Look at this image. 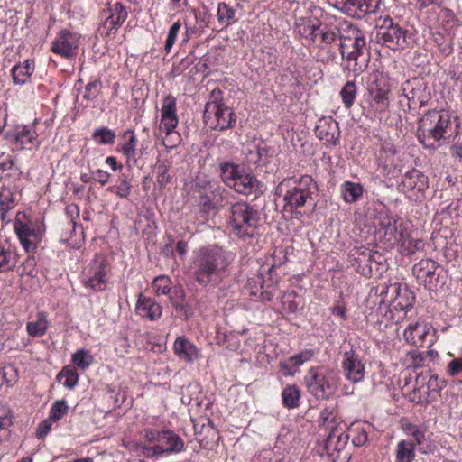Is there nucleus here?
Here are the masks:
<instances>
[{
    "mask_svg": "<svg viewBox=\"0 0 462 462\" xmlns=\"http://www.w3.org/2000/svg\"><path fill=\"white\" fill-rule=\"evenodd\" d=\"M68 405L65 401H57L51 407L49 418L52 421L60 420L67 412Z\"/></svg>",
    "mask_w": 462,
    "mask_h": 462,
    "instance_id": "47",
    "label": "nucleus"
},
{
    "mask_svg": "<svg viewBox=\"0 0 462 462\" xmlns=\"http://www.w3.org/2000/svg\"><path fill=\"white\" fill-rule=\"evenodd\" d=\"M311 353L310 351L301 352L290 357L287 361L280 363V368L285 376L293 375L298 367L304 362L311 358Z\"/></svg>",
    "mask_w": 462,
    "mask_h": 462,
    "instance_id": "28",
    "label": "nucleus"
},
{
    "mask_svg": "<svg viewBox=\"0 0 462 462\" xmlns=\"http://www.w3.org/2000/svg\"><path fill=\"white\" fill-rule=\"evenodd\" d=\"M136 313L142 318L153 320L162 315V308L151 299L140 296L136 304Z\"/></svg>",
    "mask_w": 462,
    "mask_h": 462,
    "instance_id": "26",
    "label": "nucleus"
},
{
    "mask_svg": "<svg viewBox=\"0 0 462 462\" xmlns=\"http://www.w3.org/2000/svg\"><path fill=\"white\" fill-rule=\"evenodd\" d=\"M332 313L340 317L342 319L346 320V309L345 305L337 304L332 308Z\"/></svg>",
    "mask_w": 462,
    "mask_h": 462,
    "instance_id": "64",
    "label": "nucleus"
},
{
    "mask_svg": "<svg viewBox=\"0 0 462 462\" xmlns=\"http://www.w3.org/2000/svg\"><path fill=\"white\" fill-rule=\"evenodd\" d=\"M448 373L452 376H455V375L462 373V359H460V358L453 359L448 364Z\"/></svg>",
    "mask_w": 462,
    "mask_h": 462,
    "instance_id": "60",
    "label": "nucleus"
},
{
    "mask_svg": "<svg viewBox=\"0 0 462 462\" xmlns=\"http://www.w3.org/2000/svg\"><path fill=\"white\" fill-rule=\"evenodd\" d=\"M97 84L96 82L88 83L86 86V91L84 94V97L86 99H90L97 96Z\"/></svg>",
    "mask_w": 462,
    "mask_h": 462,
    "instance_id": "62",
    "label": "nucleus"
},
{
    "mask_svg": "<svg viewBox=\"0 0 462 462\" xmlns=\"http://www.w3.org/2000/svg\"><path fill=\"white\" fill-rule=\"evenodd\" d=\"M112 190L121 198H126L129 194L130 186L125 180H122L120 184L112 188Z\"/></svg>",
    "mask_w": 462,
    "mask_h": 462,
    "instance_id": "58",
    "label": "nucleus"
},
{
    "mask_svg": "<svg viewBox=\"0 0 462 462\" xmlns=\"http://www.w3.org/2000/svg\"><path fill=\"white\" fill-rule=\"evenodd\" d=\"M449 116L444 111H430L419 121L417 135L420 142L427 148L436 149L439 141L448 136Z\"/></svg>",
    "mask_w": 462,
    "mask_h": 462,
    "instance_id": "2",
    "label": "nucleus"
},
{
    "mask_svg": "<svg viewBox=\"0 0 462 462\" xmlns=\"http://www.w3.org/2000/svg\"><path fill=\"white\" fill-rule=\"evenodd\" d=\"M171 281L167 276H158L153 280L152 287L157 294H168L171 290Z\"/></svg>",
    "mask_w": 462,
    "mask_h": 462,
    "instance_id": "42",
    "label": "nucleus"
},
{
    "mask_svg": "<svg viewBox=\"0 0 462 462\" xmlns=\"http://www.w3.org/2000/svg\"><path fill=\"white\" fill-rule=\"evenodd\" d=\"M51 422L52 420L50 418H48L40 424L37 430L38 438H43L48 434L51 428Z\"/></svg>",
    "mask_w": 462,
    "mask_h": 462,
    "instance_id": "61",
    "label": "nucleus"
},
{
    "mask_svg": "<svg viewBox=\"0 0 462 462\" xmlns=\"http://www.w3.org/2000/svg\"><path fill=\"white\" fill-rule=\"evenodd\" d=\"M35 138V133L23 127L16 135V141L21 144L31 143Z\"/></svg>",
    "mask_w": 462,
    "mask_h": 462,
    "instance_id": "55",
    "label": "nucleus"
},
{
    "mask_svg": "<svg viewBox=\"0 0 462 462\" xmlns=\"http://www.w3.org/2000/svg\"><path fill=\"white\" fill-rule=\"evenodd\" d=\"M106 258L103 254H97L88 268L89 276L84 280V285L93 291H104L106 286Z\"/></svg>",
    "mask_w": 462,
    "mask_h": 462,
    "instance_id": "10",
    "label": "nucleus"
},
{
    "mask_svg": "<svg viewBox=\"0 0 462 462\" xmlns=\"http://www.w3.org/2000/svg\"><path fill=\"white\" fill-rule=\"evenodd\" d=\"M173 349L179 358L186 362H192L199 356L197 347L184 337H179L175 340Z\"/></svg>",
    "mask_w": 462,
    "mask_h": 462,
    "instance_id": "24",
    "label": "nucleus"
},
{
    "mask_svg": "<svg viewBox=\"0 0 462 462\" xmlns=\"http://www.w3.org/2000/svg\"><path fill=\"white\" fill-rule=\"evenodd\" d=\"M161 124L160 130L162 132L163 131L165 134L175 132L174 129L178 124V118L177 116H162Z\"/></svg>",
    "mask_w": 462,
    "mask_h": 462,
    "instance_id": "53",
    "label": "nucleus"
},
{
    "mask_svg": "<svg viewBox=\"0 0 462 462\" xmlns=\"http://www.w3.org/2000/svg\"><path fill=\"white\" fill-rule=\"evenodd\" d=\"M157 183L161 187H164L171 181V176L169 174L168 168L165 164H159L157 166Z\"/></svg>",
    "mask_w": 462,
    "mask_h": 462,
    "instance_id": "51",
    "label": "nucleus"
},
{
    "mask_svg": "<svg viewBox=\"0 0 462 462\" xmlns=\"http://www.w3.org/2000/svg\"><path fill=\"white\" fill-rule=\"evenodd\" d=\"M342 367L344 375L352 383H359L365 377V365L353 350L344 354Z\"/></svg>",
    "mask_w": 462,
    "mask_h": 462,
    "instance_id": "15",
    "label": "nucleus"
},
{
    "mask_svg": "<svg viewBox=\"0 0 462 462\" xmlns=\"http://www.w3.org/2000/svg\"><path fill=\"white\" fill-rule=\"evenodd\" d=\"M352 435V443L354 446L360 447L367 441L366 430L359 425H353L349 429Z\"/></svg>",
    "mask_w": 462,
    "mask_h": 462,
    "instance_id": "44",
    "label": "nucleus"
},
{
    "mask_svg": "<svg viewBox=\"0 0 462 462\" xmlns=\"http://www.w3.org/2000/svg\"><path fill=\"white\" fill-rule=\"evenodd\" d=\"M93 138L100 144H109L114 143L116 134L109 129L100 128L94 132Z\"/></svg>",
    "mask_w": 462,
    "mask_h": 462,
    "instance_id": "43",
    "label": "nucleus"
},
{
    "mask_svg": "<svg viewBox=\"0 0 462 462\" xmlns=\"http://www.w3.org/2000/svg\"><path fill=\"white\" fill-rule=\"evenodd\" d=\"M300 21L301 23H297L299 33L306 38H310L315 41L319 36L318 31H319L320 26H316L314 23L306 22L304 19H301Z\"/></svg>",
    "mask_w": 462,
    "mask_h": 462,
    "instance_id": "38",
    "label": "nucleus"
},
{
    "mask_svg": "<svg viewBox=\"0 0 462 462\" xmlns=\"http://www.w3.org/2000/svg\"><path fill=\"white\" fill-rule=\"evenodd\" d=\"M194 430L196 439L203 448H211L218 441V432L213 426L212 422H195Z\"/></svg>",
    "mask_w": 462,
    "mask_h": 462,
    "instance_id": "19",
    "label": "nucleus"
},
{
    "mask_svg": "<svg viewBox=\"0 0 462 462\" xmlns=\"http://www.w3.org/2000/svg\"><path fill=\"white\" fill-rule=\"evenodd\" d=\"M296 300L297 293L294 291L286 292L282 298L283 309L291 313H295L299 307V302Z\"/></svg>",
    "mask_w": 462,
    "mask_h": 462,
    "instance_id": "45",
    "label": "nucleus"
},
{
    "mask_svg": "<svg viewBox=\"0 0 462 462\" xmlns=\"http://www.w3.org/2000/svg\"><path fill=\"white\" fill-rule=\"evenodd\" d=\"M310 378L307 382L309 391L318 398H324L333 391L331 383L325 376L319 374L313 369L310 371Z\"/></svg>",
    "mask_w": 462,
    "mask_h": 462,
    "instance_id": "21",
    "label": "nucleus"
},
{
    "mask_svg": "<svg viewBox=\"0 0 462 462\" xmlns=\"http://www.w3.org/2000/svg\"><path fill=\"white\" fill-rule=\"evenodd\" d=\"M402 185L403 189L410 194L411 198L415 200H421L425 198L428 180L423 173L413 169L404 175Z\"/></svg>",
    "mask_w": 462,
    "mask_h": 462,
    "instance_id": "11",
    "label": "nucleus"
},
{
    "mask_svg": "<svg viewBox=\"0 0 462 462\" xmlns=\"http://www.w3.org/2000/svg\"><path fill=\"white\" fill-rule=\"evenodd\" d=\"M72 361L81 370H85L93 362V357L85 350H79L72 356Z\"/></svg>",
    "mask_w": 462,
    "mask_h": 462,
    "instance_id": "41",
    "label": "nucleus"
},
{
    "mask_svg": "<svg viewBox=\"0 0 462 462\" xmlns=\"http://www.w3.org/2000/svg\"><path fill=\"white\" fill-rule=\"evenodd\" d=\"M79 38L67 30L60 32L56 41L52 42L51 50L65 58L72 57L78 48Z\"/></svg>",
    "mask_w": 462,
    "mask_h": 462,
    "instance_id": "18",
    "label": "nucleus"
},
{
    "mask_svg": "<svg viewBox=\"0 0 462 462\" xmlns=\"http://www.w3.org/2000/svg\"><path fill=\"white\" fill-rule=\"evenodd\" d=\"M365 45V39L360 35L350 43L346 53L347 60L346 68L356 73L363 71L367 65V59L364 54Z\"/></svg>",
    "mask_w": 462,
    "mask_h": 462,
    "instance_id": "14",
    "label": "nucleus"
},
{
    "mask_svg": "<svg viewBox=\"0 0 462 462\" xmlns=\"http://www.w3.org/2000/svg\"><path fill=\"white\" fill-rule=\"evenodd\" d=\"M221 171L223 181L238 193H251L256 186V180L252 175L240 171L234 164L225 163Z\"/></svg>",
    "mask_w": 462,
    "mask_h": 462,
    "instance_id": "9",
    "label": "nucleus"
},
{
    "mask_svg": "<svg viewBox=\"0 0 462 462\" xmlns=\"http://www.w3.org/2000/svg\"><path fill=\"white\" fill-rule=\"evenodd\" d=\"M342 193L346 202L353 203L363 194V187L359 183L346 181L342 186Z\"/></svg>",
    "mask_w": 462,
    "mask_h": 462,
    "instance_id": "32",
    "label": "nucleus"
},
{
    "mask_svg": "<svg viewBox=\"0 0 462 462\" xmlns=\"http://www.w3.org/2000/svg\"><path fill=\"white\" fill-rule=\"evenodd\" d=\"M165 137L163 138V144L166 148H173L177 146L180 142V137L176 132H170L169 134H165Z\"/></svg>",
    "mask_w": 462,
    "mask_h": 462,
    "instance_id": "57",
    "label": "nucleus"
},
{
    "mask_svg": "<svg viewBox=\"0 0 462 462\" xmlns=\"http://www.w3.org/2000/svg\"><path fill=\"white\" fill-rule=\"evenodd\" d=\"M11 253L4 249L0 245V270H9L13 263H11Z\"/></svg>",
    "mask_w": 462,
    "mask_h": 462,
    "instance_id": "56",
    "label": "nucleus"
},
{
    "mask_svg": "<svg viewBox=\"0 0 462 462\" xmlns=\"http://www.w3.org/2000/svg\"><path fill=\"white\" fill-rule=\"evenodd\" d=\"M180 22H176L175 23L172 24V26L170 28V31H169V33H168V37H167V40H166V43H165V50L166 51H170L175 42V40H176V37H177V34L180 29Z\"/></svg>",
    "mask_w": 462,
    "mask_h": 462,
    "instance_id": "52",
    "label": "nucleus"
},
{
    "mask_svg": "<svg viewBox=\"0 0 462 462\" xmlns=\"http://www.w3.org/2000/svg\"><path fill=\"white\" fill-rule=\"evenodd\" d=\"M136 145V139L134 135H132L128 141V143L124 146V151L126 155H134Z\"/></svg>",
    "mask_w": 462,
    "mask_h": 462,
    "instance_id": "63",
    "label": "nucleus"
},
{
    "mask_svg": "<svg viewBox=\"0 0 462 462\" xmlns=\"http://www.w3.org/2000/svg\"><path fill=\"white\" fill-rule=\"evenodd\" d=\"M381 0H339L338 8L349 16L362 18L377 10Z\"/></svg>",
    "mask_w": 462,
    "mask_h": 462,
    "instance_id": "13",
    "label": "nucleus"
},
{
    "mask_svg": "<svg viewBox=\"0 0 462 462\" xmlns=\"http://www.w3.org/2000/svg\"><path fill=\"white\" fill-rule=\"evenodd\" d=\"M146 438L150 442L157 441L159 443L173 441L174 444L167 448V451H180L183 448L182 440L174 433L170 431L157 432L154 430H148Z\"/></svg>",
    "mask_w": 462,
    "mask_h": 462,
    "instance_id": "25",
    "label": "nucleus"
},
{
    "mask_svg": "<svg viewBox=\"0 0 462 462\" xmlns=\"http://www.w3.org/2000/svg\"><path fill=\"white\" fill-rule=\"evenodd\" d=\"M260 222L259 213L246 203L231 207L230 224L240 236H253Z\"/></svg>",
    "mask_w": 462,
    "mask_h": 462,
    "instance_id": "6",
    "label": "nucleus"
},
{
    "mask_svg": "<svg viewBox=\"0 0 462 462\" xmlns=\"http://www.w3.org/2000/svg\"><path fill=\"white\" fill-rule=\"evenodd\" d=\"M316 189L310 176L305 175L300 179H285L276 188V196L281 199L282 211L285 217L294 213L300 214V209L308 203H312V194Z\"/></svg>",
    "mask_w": 462,
    "mask_h": 462,
    "instance_id": "1",
    "label": "nucleus"
},
{
    "mask_svg": "<svg viewBox=\"0 0 462 462\" xmlns=\"http://www.w3.org/2000/svg\"><path fill=\"white\" fill-rule=\"evenodd\" d=\"M415 457L414 442L412 440H402L397 445V462H411Z\"/></svg>",
    "mask_w": 462,
    "mask_h": 462,
    "instance_id": "30",
    "label": "nucleus"
},
{
    "mask_svg": "<svg viewBox=\"0 0 462 462\" xmlns=\"http://www.w3.org/2000/svg\"><path fill=\"white\" fill-rule=\"evenodd\" d=\"M169 299L172 306L180 313L186 319L191 315L190 309L184 303L185 291L181 286H174L170 291Z\"/></svg>",
    "mask_w": 462,
    "mask_h": 462,
    "instance_id": "27",
    "label": "nucleus"
},
{
    "mask_svg": "<svg viewBox=\"0 0 462 462\" xmlns=\"http://www.w3.org/2000/svg\"><path fill=\"white\" fill-rule=\"evenodd\" d=\"M235 121V114L225 104L217 101L206 104L204 122L209 128L223 131L231 128Z\"/></svg>",
    "mask_w": 462,
    "mask_h": 462,
    "instance_id": "8",
    "label": "nucleus"
},
{
    "mask_svg": "<svg viewBox=\"0 0 462 462\" xmlns=\"http://www.w3.org/2000/svg\"><path fill=\"white\" fill-rule=\"evenodd\" d=\"M422 241L411 237L409 234L404 235L401 233V245L407 254H414L417 250L421 248Z\"/></svg>",
    "mask_w": 462,
    "mask_h": 462,
    "instance_id": "36",
    "label": "nucleus"
},
{
    "mask_svg": "<svg viewBox=\"0 0 462 462\" xmlns=\"http://www.w3.org/2000/svg\"><path fill=\"white\" fill-rule=\"evenodd\" d=\"M453 32H437L434 33V42L438 45L439 51L444 55H449L453 49Z\"/></svg>",
    "mask_w": 462,
    "mask_h": 462,
    "instance_id": "31",
    "label": "nucleus"
},
{
    "mask_svg": "<svg viewBox=\"0 0 462 462\" xmlns=\"http://www.w3.org/2000/svg\"><path fill=\"white\" fill-rule=\"evenodd\" d=\"M32 72V64L26 60L23 65H16L13 68V79L14 83H24L26 78Z\"/></svg>",
    "mask_w": 462,
    "mask_h": 462,
    "instance_id": "34",
    "label": "nucleus"
},
{
    "mask_svg": "<svg viewBox=\"0 0 462 462\" xmlns=\"http://www.w3.org/2000/svg\"><path fill=\"white\" fill-rule=\"evenodd\" d=\"M319 36L321 41L326 44H331L334 42L337 41L338 38V32L337 31V26L335 27H328L323 26L319 28V31H318Z\"/></svg>",
    "mask_w": 462,
    "mask_h": 462,
    "instance_id": "46",
    "label": "nucleus"
},
{
    "mask_svg": "<svg viewBox=\"0 0 462 462\" xmlns=\"http://www.w3.org/2000/svg\"><path fill=\"white\" fill-rule=\"evenodd\" d=\"M439 22L445 32H453V29L458 25V19L448 9L441 10L439 14Z\"/></svg>",
    "mask_w": 462,
    "mask_h": 462,
    "instance_id": "37",
    "label": "nucleus"
},
{
    "mask_svg": "<svg viewBox=\"0 0 462 462\" xmlns=\"http://www.w3.org/2000/svg\"><path fill=\"white\" fill-rule=\"evenodd\" d=\"M439 268L438 263L431 259H422L413 266L412 272L418 281L431 288L439 280Z\"/></svg>",
    "mask_w": 462,
    "mask_h": 462,
    "instance_id": "16",
    "label": "nucleus"
},
{
    "mask_svg": "<svg viewBox=\"0 0 462 462\" xmlns=\"http://www.w3.org/2000/svg\"><path fill=\"white\" fill-rule=\"evenodd\" d=\"M428 333L425 324L415 323L410 325L404 331V338L413 345L421 346Z\"/></svg>",
    "mask_w": 462,
    "mask_h": 462,
    "instance_id": "29",
    "label": "nucleus"
},
{
    "mask_svg": "<svg viewBox=\"0 0 462 462\" xmlns=\"http://www.w3.org/2000/svg\"><path fill=\"white\" fill-rule=\"evenodd\" d=\"M15 229L21 240V243L23 244V247L28 251L30 249V242L28 241L27 238L29 236L28 229L23 226H21L20 227L16 226Z\"/></svg>",
    "mask_w": 462,
    "mask_h": 462,
    "instance_id": "59",
    "label": "nucleus"
},
{
    "mask_svg": "<svg viewBox=\"0 0 462 462\" xmlns=\"http://www.w3.org/2000/svg\"><path fill=\"white\" fill-rule=\"evenodd\" d=\"M356 93V87L353 82L348 81L341 90V96L347 107L351 106Z\"/></svg>",
    "mask_w": 462,
    "mask_h": 462,
    "instance_id": "48",
    "label": "nucleus"
},
{
    "mask_svg": "<svg viewBox=\"0 0 462 462\" xmlns=\"http://www.w3.org/2000/svg\"><path fill=\"white\" fill-rule=\"evenodd\" d=\"M57 379L64 386L71 389L78 383L79 374L74 367L68 365L59 373Z\"/></svg>",
    "mask_w": 462,
    "mask_h": 462,
    "instance_id": "33",
    "label": "nucleus"
},
{
    "mask_svg": "<svg viewBox=\"0 0 462 462\" xmlns=\"http://www.w3.org/2000/svg\"><path fill=\"white\" fill-rule=\"evenodd\" d=\"M234 15V11L226 3L218 5L217 8V19L223 25H226Z\"/></svg>",
    "mask_w": 462,
    "mask_h": 462,
    "instance_id": "49",
    "label": "nucleus"
},
{
    "mask_svg": "<svg viewBox=\"0 0 462 462\" xmlns=\"http://www.w3.org/2000/svg\"><path fill=\"white\" fill-rule=\"evenodd\" d=\"M316 134L320 140L335 144L339 136L337 123L331 117L319 119L316 126Z\"/></svg>",
    "mask_w": 462,
    "mask_h": 462,
    "instance_id": "20",
    "label": "nucleus"
},
{
    "mask_svg": "<svg viewBox=\"0 0 462 462\" xmlns=\"http://www.w3.org/2000/svg\"><path fill=\"white\" fill-rule=\"evenodd\" d=\"M14 205L12 193L9 189H3L0 192V211L3 221L6 218L7 210L13 208Z\"/></svg>",
    "mask_w": 462,
    "mask_h": 462,
    "instance_id": "39",
    "label": "nucleus"
},
{
    "mask_svg": "<svg viewBox=\"0 0 462 462\" xmlns=\"http://www.w3.org/2000/svg\"><path fill=\"white\" fill-rule=\"evenodd\" d=\"M48 322L42 314H39L35 321L27 324V332L30 336L39 337L45 333Z\"/></svg>",
    "mask_w": 462,
    "mask_h": 462,
    "instance_id": "35",
    "label": "nucleus"
},
{
    "mask_svg": "<svg viewBox=\"0 0 462 462\" xmlns=\"http://www.w3.org/2000/svg\"><path fill=\"white\" fill-rule=\"evenodd\" d=\"M110 15L104 23V28L107 29L106 33L109 34L116 26L121 25L127 16V13L119 2H109Z\"/></svg>",
    "mask_w": 462,
    "mask_h": 462,
    "instance_id": "23",
    "label": "nucleus"
},
{
    "mask_svg": "<svg viewBox=\"0 0 462 462\" xmlns=\"http://www.w3.org/2000/svg\"><path fill=\"white\" fill-rule=\"evenodd\" d=\"M369 113L376 116L384 112L389 106L390 91L387 80L382 72L373 71L368 78Z\"/></svg>",
    "mask_w": 462,
    "mask_h": 462,
    "instance_id": "7",
    "label": "nucleus"
},
{
    "mask_svg": "<svg viewBox=\"0 0 462 462\" xmlns=\"http://www.w3.org/2000/svg\"><path fill=\"white\" fill-rule=\"evenodd\" d=\"M321 429L327 433L325 448L333 459L339 457L349 439L350 435L346 434V424L332 410L325 409L319 416Z\"/></svg>",
    "mask_w": 462,
    "mask_h": 462,
    "instance_id": "3",
    "label": "nucleus"
},
{
    "mask_svg": "<svg viewBox=\"0 0 462 462\" xmlns=\"http://www.w3.org/2000/svg\"><path fill=\"white\" fill-rule=\"evenodd\" d=\"M402 92L409 100L410 106H421L430 97L426 83L422 79L413 78L404 82Z\"/></svg>",
    "mask_w": 462,
    "mask_h": 462,
    "instance_id": "12",
    "label": "nucleus"
},
{
    "mask_svg": "<svg viewBox=\"0 0 462 462\" xmlns=\"http://www.w3.org/2000/svg\"><path fill=\"white\" fill-rule=\"evenodd\" d=\"M380 305L378 312L386 319H393V310L402 311L412 306L414 297L407 289L402 290L399 282L383 285L380 289Z\"/></svg>",
    "mask_w": 462,
    "mask_h": 462,
    "instance_id": "4",
    "label": "nucleus"
},
{
    "mask_svg": "<svg viewBox=\"0 0 462 462\" xmlns=\"http://www.w3.org/2000/svg\"><path fill=\"white\" fill-rule=\"evenodd\" d=\"M226 266L227 263L221 254L203 252L197 262L195 279L203 286L216 284L220 281Z\"/></svg>",
    "mask_w": 462,
    "mask_h": 462,
    "instance_id": "5",
    "label": "nucleus"
},
{
    "mask_svg": "<svg viewBox=\"0 0 462 462\" xmlns=\"http://www.w3.org/2000/svg\"><path fill=\"white\" fill-rule=\"evenodd\" d=\"M300 392L295 387H287L282 393V400L285 406L295 408L299 404Z\"/></svg>",
    "mask_w": 462,
    "mask_h": 462,
    "instance_id": "40",
    "label": "nucleus"
},
{
    "mask_svg": "<svg viewBox=\"0 0 462 462\" xmlns=\"http://www.w3.org/2000/svg\"><path fill=\"white\" fill-rule=\"evenodd\" d=\"M380 34L383 44L392 50L403 49L407 43V32L398 25L381 28Z\"/></svg>",
    "mask_w": 462,
    "mask_h": 462,
    "instance_id": "17",
    "label": "nucleus"
},
{
    "mask_svg": "<svg viewBox=\"0 0 462 462\" xmlns=\"http://www.w3.org/2000/svg\"><path fill=\"white\" fill-rule=\"evenodd\" d=\"M176 100L169 95L164 97L163 105L162 107V116H176Z\"/></svg>",
    "mask_w": 462,
    "mask_h": 462,
    "instance_id": "50",
    "label": "nucleus"
},
{
    "mask_svg": "<svg viewBox=\"0 0 462 462\" xmlns=\"http://www.w3.org/2000/svg\"><path fill=\"white\" fill-rule=\"evenodd\" d=\"M337 31L338 32L341 53L343 56H345L350 46V43L356 40V38L360 36L361 33L356 27H354L350 23L346 21L339 23V24L337 26Z\"/></svg>",
    "mask_w": 462,
    "mask_h": 462,
    "instance_id": "22",
    "label": "nucleus"
},
{
    "mask_svg": "<svg viewBox=\"0 0 462 462\" xmlns=\"http://www.w3.org/2000/svg\"><path fill=\"white\" fill-rule=\"evenodd\" d=\"M381 255L378 254H374L373 255L368 253L367 254H363L362 257L358 259V262L360 263L359 268H361V263H365L366 261L370 262V264L368 265V272L365 273V270L363 268L362 273L365 274H368L372 271V263L374 262L376 264L380 263Z\"/></svg>",
    "mask_w": 462,
    "mask_h": 462,
    "instance_id": "54",
    "label": "nucleus"
}]
</instances>
